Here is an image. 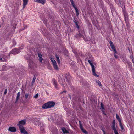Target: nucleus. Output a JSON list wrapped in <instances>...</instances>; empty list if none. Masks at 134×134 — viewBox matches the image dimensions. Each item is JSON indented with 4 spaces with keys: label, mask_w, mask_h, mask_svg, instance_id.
Returning a JSON list of instances; mask_svg holds the SVG:
<instances>
[{
    "label": "nucleus",
    "mask_w": 134,
    "mask_h": 134,
    "mask_svg": "<svg viewBox=\"0 0 134 134\" xmlns=\"http://www.w3.org/2000/svg\"><path fill=\"white\" fill-rule=\"evenodd\" d=\"M79 34H80V37H82V35H81V34L80 33H79Z\"/></svg>",
    "instance_id": "obj_39"
},
{
    "label": "nucleus",
    "mask_w": 134,
    "mask_h": 134,
    "mask_svg": "<svg viewBox=\"0 0 134 134\" xmlns=\"http://www.w3.org/2000/svg\"><path fill=\"white\" fill-rule=\"evenodd\" d=\"M114 57L116 58H118V57L116 55H115V54L114 53Z\"/></svg>",
    "instance_id": "obj_35"
},
{
    "label": "nucleus",
    "mask_w": 134,
    "mask_h": 134,
    "mask_svg": "<svg viewBox=\"0 0 134 134\" xmlns=\"http://www.w3.org/2000/svg\"><path fill=\"white\" fill-rule=\"evenodd\" d=\"M102 131H103V132H104V134H106L105 133V132L103 130H102Z\"/></svg>",
    "instance_id": "obj_38"
},
{
    "label": "nucleus",
    "mask_w": 134,
    "mask_h": 134,
    "mask_svg": "<svg viewBox=\"0 0 134 134\" xmlns=\"http://www.w3.org/2000/svg\"><path fill=\"white\" fill-rule=\"evenodd\" d=\"M112 128L115 134H118V132L115 129V125H112Z\"/></svg>",
    "instance_id": "obj_13"
},
{
    "label": "nucleus",
    "mask_w": 134,
    "mask_h": 134,
    "mask_svg": "<svg viewBox=\"0 0 134 134\" xmlns=\"http://www.w3.org/2000/svg\"><path fill=\"white\" fill-rule=\"evenodd\" d=\"M29 95V93H25V98L27 99Z\"/></svg>",
    "instance_id": "obj_29"
},
{
    "label": "nucleus",
    "mask_w": 134,
    "mask_h": 134,
    "mask_svg": "<svg viewBox=\"0 0 134 134\" xmlns=\"http://www.w3.org/2000/svg\"><path fill=\"white\" fill-rule=\"evenodd\" d=\"M119 125H120V127H121V129L122 130H123L124 129V128H123L122 125V124L121 122L119 123Z\"/></svg>",
    "instance_id": "obj_25"
},
{
    "label": "nucleus",
    "mask_w": 134,
    "mask_h": 134,
    "mask_svg": "<svg viewBox=\"0 0 134 134\" xmlns=\"http://www.w3.org/2000/svg\"><path fill=\"white\" fill-rule=\"evenodd\" d=\"M101 108H100L103 113L105 115H106V114L104 111V106L103 104L102 103L100 104Z\"/></svg>",
    "instance_id": "obj_12"
},
{
    "label": "nucleus",
    "mask_w": 134,
    "mask_h": 134,
    "mask_svg": "<svg viewBox=\"0 0 134 134\" xmlns=\"http://www.w3.org/2000/svg\"><path fill=\"white\" fill-rule=\"evenodd\" d=\"M2 58H0V60H1V61H4L5 60L4 59L3 60H2Z\"/></svg>",
    "instance_id": "obj_34"
},
{
    "label": "nucleus",
    "mask_w": 134,
    "mask_h": 134,
    "mask_svg": "<svg viewBox=\"0 0 134 134\" xmlns=\"http://www.w3.org/2000/svg\"><path fill=\"white\" fill-rule=\"evenodd\" d=\"M130 58L132 59H133V56L132 55H131L130 56Z\"/></svg>",
    "instance_id": "obj_33"
},
{
    "label": "nucleus",
    "mask_w": 134,
    "mask_h": 134,
    "mask_svg": "<svg viewBox=\"0 0 134 134\" xmlns=\"http://www.w3.org/2000/svg\"><path fill=\"white\" fill-rule=\"evenodd\" d=\"M20 132L24 134H28L26 131L23 127L19 128Z\"/></svg>",
    "instance_id": "obj_8"
},
{
    "label": "nucleus",
    "mask_w": 134,
    "mask_h": 134,
    "mask_svg": "<svg viewBox=\"0 0 134 134\" xmlns=\"http://www.w3.org/2000/svg\"><path fill=\"white\" fill-rule=\"evenodd\" d=\"M133 62L134 63V59H132Z\"/></svg>",
    "instance_id": "obj_37"
},
{
    "label": "nucleus",
    "mask_w": 134,
    "mask_h": 134,
    "mask_svg": "<svg viewBox=\"0 0 134 134\" xmlns=\"http://www.w3.org/2000/svg\"><path fill=\"white\" fill-rule=\"evenodd\" d=\"M63 82V83L62 84V85H64V82Z\"/></svg>",
    "instance_id": "obj_42"
},
{
    "label": "nucleus",
    "mask_w": 134,
    "mask_h": 134,
    "mask_svg": "<svg viewBox=\"0 0 134 134\" xmlns=\"http://www.w3.org/2000/svg\"><path fill=\"white\" fill-rule=\"evenodd\" d=\"M38 93H37L34 96V97L35 98H37L38 97Z\"/></svg>",
    "instance_id": "obj_27"
},
{
    "label": "nucleus",
    "mask_w": 134,
    "mask_h": 134,
    "mask_svg": "<svg viewBox=\"0 0 134 134\" xmlns=\"http://www.w3.org/2000/svg\"><path fill=\"white\" fill-rule=\"evenodd\" d=\"M35 79H36V77H35V76L34 75V77L33 78V80H32V84H33L35 82Z\"/></svg>",
    "instance_id": "obj_26"
},
{
    "label": "nucleus",
    "mask_w": 134,
    "mask_h": 134,
    "mask_svg": "<svg viewBox=\"0 0 134 134\" xmlns=\"http://www.w3.org/2000/svg\"><path fill=\"white\" fill-rule=\"evenodd\" d=\"M115 121L114 120H113V121L112 125H115Z\"/></svg>",
    "instance_id": "obj_32"
},
{
    "label": "nucleus",
    "mask_w": 134,
    "mask_h": 134,
    "mask_svg": "<svg viewBox=\"0 0 134 134\" xmlns=\"http://www.w3.org/2000/svg\"><path fill=\"white\" fill-rule=\"evenodd\" d=\"M9 130L11 132H14L16 131V129L14 127H10L9 128Z\"/></svg>",
    "instance_id": "obj_11"
},
{
    "label": "nucleus",
    "mask_w": 134,
    "mask_h": 134,
    "mask_svg": "<svg viewBox=\"0 0 134 134\" xmlns=\"http://www.w3.org/2000/svg\"><path fill=\"white\" fill-rule=\"evenodd\" d=\"M124 62H125L126 61H125V60H124V61H123Z\"/></svg>",
    "instance_id": "obj_43"
},
{
    "label": "nucleus",
    "mask_w": 134,
    "mask_h": 134,
    "mask_svg": "<svg viewBox=\"0 0 134 134\" xmlns=\"http://www.w3.org/2000/svg\"><path fill=\"white\" fill-rule=\"evenodd\" d=\"M56 58L57 60V62L58 64H59L60 63V61L59 58V57L57 55H56Z\"/></svg>",
    "instance_id": "obj_23"
},
{
    "label": "nucleus",
    "mask_w": 134,
    "mask_h": 134,
    "mask_svg": "<svg viewBox=\"0 0 134 134\" xmlns=\"http://www.w3.org/2000/svg\"><path fill=\"white\" fill-rule=\"evenodd\" d=\"M23 8L24 9L25 8L26 5L27 4L28 2V0H23Z\"/></svg>",
    "instance_id": "obj_14"
},
{
    "label": "nucleus",
    "mask_w": 134,
    "mask_h": 134,
    "mask_svg": "<svg viewBox=\"0 0 134 134\" xmlns=\"http://www.w3.org/2000/svg\"><path fill=\"white\" fill-rule=\"evenodd\" d=\"M23 49V48H21V49Z\"/></svg>",
    "instance_id": "obj_44"
},
{
    "label": "nucleus",
    "mask_w": 134,
    "mask_h": 134,
    "mask_svg": "<svg viewBox=\"0 0 134 134\" xmlns=\"http://www.w3.org/2000/svg\"><path fill=\"white\" fill-rule=\"evenodd\" d=\"M39 126H41L42 127L43 126V124L42 122H41L38 125Z\"/></svg>",
    "instance_id": "obj_30"
},
{
    "label": "nucleus",
    "mask_w": 134,
    "mask_h": 134,
    "mask_svg": "<svg viewBox=\"0 0 134 134\" xmlns=\"http://www.w3.org/2000/svg\"><path fill=\"white\" fill-rule=\"evenodd\" d=\"M52 81L53 84L55 87L56 88H58L59 87L57 84V82L55 79H53L52 80Z\"/></svg>",
    "instance_id": "obj_9"
},
{
    "label": "nucleus",
    "mask_w": 134,
    "mask_h": 134,
    "mask_svg": "<svg viewBox=\"0 0 134 134\" xmlns=\"http://www.w3.org/2000/svg\"><path fill=\"white\" fill-rule=\"evenodd\" d=\"M38 55L39 58V60L42 63L43 60V58H42V54L40 53H38Z\"/></svg>",
    "instance_id": "obj_15"
},
{
    "label": "nucleus",
    "mask_w": 134,
    "mask_h": 134,
    "mask_svg": "<svg viewBox=\"0 0 134 134\" xmlns=\"http://www.w3.org/2000/svg\"><path fill=\"white\" fill-rule=\"evenodd\" d=\"M53 64L54 69L56 70H58V68L57 65L56 63H55L54 64Z\"/></svg>",
    "instance_id": "obj_19"
},
{
    "label": "nucleus",
    "mask_w": 134,
    "mask_h": 134,
    "mask_svg": "<svg viewBox=\"0 0 134 134\" xmlns=\"http://www.w3.org/2000/svg\"><path fill=\"white\" fill-rule=\"evenodd\" d=\"M123 12L124 16V19H125L126 25H128L129 21L128 14L126 13V12L125 11H124Z\"/></svg>",
    "instance_id": "obj_3"
},
{
    "label": "nucleus",
    "mask_w": 134,
    "mask_h": 134,
    "mask_svg": "<svg viewBox=\"0 0 134 134\" xmlns=\"http://www.w3.org/2000/svg\"><path fill=\"white\" fill-rule=\"evenodd\" d=\"M34 1L36 2L40 3L43 5L44 4L46 1L45 0H34Z\"/></svg>",
    "instance_id": "obj_10"
},
{
    "label": "nucleus",
    "mask_w": 134,
    "mask_h": 134,
    "mask_svg": "<svg viewBox=\"0 0 134 134\" xmlns=\"http://www.w3.org/2000/svg\"><path fill=\"white\" fill-rule=\"evenodd\" d=\"M111 47V48L114 51V53H116V51L115 49V47L114 45Z\"/></svg>",
    "instance_id": "obj_21"
},
{
    "label": "nucleus",
    "mask_w": 134,
    "mask_h": 134,
    "mask_svg": "<svg viewBox=\"0 0 134 134\" xmlns=\"http://www.w3.org/2000/svg\"><path fill=\"white\" fill-rule=\"evenodd\" d=\"M29 62V67L30 68H32L33 67V66L34 65V64L33 63V62L32 61H30V62Z\"/></svg>",
    "instance_id": "obj_16"
},
{
    "label": "nucleus",
    "mask_w": 134,
    "mask_h": 134,
    "mask_svg": "<svg viewBox=\"0 0 134 134\" xmlns=\"http://www.w3.org/2000/svg\"><path fill=\"white\" fill-rule=\"evenodd\" d=\"M7 92V90L6 89L5 90V91H4L5 94Z\"/></svg>",
    "instance_id": "obj_36"
},
{
    "label": "nucleus",
    "mask_w": 134,
    "mask_h": 134,
    "mask_svg": "<svg viewBox=\"0 0 134 134\" xmlns=\"http://www.w3.org/2000/svg\"><path fill=\"white\" fill-rule=\"evenodd\" d=\"M109 43H110V46H112L114 45V44H113V42L111 41H109Z\"/></svg>",
    "instance_id": "obj_28"
},
{
    "label": "nucleus",
    "mask_w": 134,
    "mask_h": 134,
    "mask_svg": "<svg viewBox=\"0 0 134 134\" xmlns=\"http://www.w3.org/2000/svg\"><path fill=\"white\" fill-rule=\"evenodd\" d=\"M79 123L80 125V128L81 129V130H82V132L85 134H88V132L86 131V130L84 129H83L82 125V124H81V121H79Z\"/></svg>",
    "instance_id": "obj_7"
},
{
    "label": "nucleus",
    "mask_w": 134,
    "mask_h": 134,
    "mask_svg": "<svg viewBox=\"0 0 134 134\" xmlns=\"http://www.w3.org/2000/svg\"><path fill=\"white\" fill-rule=\"evenodd\" d=\"M88 62L89 63L90 65L91 66V67L92 69V74L94 76H95L98 77H99L98 75H97L95 72V69L94 66V65L91 62V60H88Z\"/></svg>",
    "instance_id": "obj_2"
},
{
    "label": "nucleus",
    "mask_w": 134,
    "mask_h": 134,
    "mask_svg": "<svg viewBox=\"0 0 134 134\" xmlns=\"http://www.w3.org/2000/svg\"><path fill=\"white\" fill-rule=\"evenodd\" d=\"M55 105V103L53 101L49 102L46 103L43 105L42 108L45 109L51 108L54 106Z\"/></svg>",
    "instance_id": "obj_1"
},
{
    "label": "nucleus",
    "mask_w": 134,
    "mask_h": 134,
    "mask_svg": "<svg viewBox=\"0 0 134 134\" xmlns=\"http://www.w3.org/2000/svg\"><path fill=\"white\" fill-rule=\"evenodd\" d=\"M70 2L71 3L72 5L73 6L74 8L75 9L76 12V15L77 16H78L79 15V13L78 11V10L76 6H75V4L74 3V1L73 0H70Z\"/></svg>",
    "instance_id": "obj_4"
},
{
    "label": "nucleus",
    "mask_w": 134,
    "mask_h": 134,
    "mask_svg": "<svg viewBox=\"0 0 134 134\" xmlns=\"http://www.w3.org/2000/svg\"><path fill=\"white\" fill-rule=\"evenodd\" d=\"M26 121L25 120H22L19 122V124H18V126L19 128L23 127V125H24L26 123Z\"/></svg>",
    "instance_id": "obj_5"
},
{
    "label": "nucleus",
    "mask_w": 134,
    "mask_h": 134,
    "mask_svg": "<svg viewBox=\"0 0 134 134\" xmlns=\"http://www.w3.org/2000/svg\"><path fill=\"white\" fill-rule=\"evenodd\" d=\"M66 92V91H64L63 92H62V93H63V92Z\"/></svg>",
    "instance_id": "obj_40"
},
{
    "label": "nucleus",
    "mask_w": 134,
    "mask_h": 134,
    "mask_svg": "<svg viewBox=\"0 0 134 134\" xmlns=\"http://www.w3.org/2000/svg\"><path fill=\"white\" fill-rule=\"evenodd\" d=\"M120 4H122V3H121V2H120Z\"/></svg>",
    "instance_id": "obj_41"
},
{
    "label": "nucleus",
    "mask_w": 134,
    "mask_h": 134,
    "mask_svg": "<svg viewBox=\"0 0 134 134\" xmlns=\"http://www.w3.org/2000/svg\"><path fill=\"white\" fill-rule=\"evenodd\" d=\"M20 92H18L17 94V95L16 97V102L18 100H19L20 99Z\"/></svg>",
    "instance_id": "obj_18"
},
{
    "label": "nucleus",
    "mask_w": 134,
    "mask_h": 134,
    "mask_svg": "<svg viewBox=\"0 0 134 134\" xmlns=\"http://www.w3.org/2000/svg\"><path fill=\"white\" fill-rule=\"evenodd\" d=\"M62 130L64 133H68V131L64 127L62 128Z\"/></svg>",
    "instance_id": "obj_17"
},
{
    "label": "nucleus",
    "mask_w": 134,
    "mask_h": 134,
    "mask_svg": "<svg viewBox=\"0 0 134 134\" xmlns=\"http://www.w3.org/2000/svg\"><path fill=\"white\" fill-rule=\"evenodd\" d=\"M116 118L118 120V121H119V123L121 122V120L119 116L117 115H116Z\"/></svg>",
    "instance_id": "obj_22"
},
{
    "label": "nucleus",
    "mask_w": 134,
    "mask_h": 134,
    "mask_svg": "<svg viewBox=\"0 0 134 134\" xmlns=\"http://www.w3.org/2000/svg\"><path fill=\"white\" fill-rule=\"evenodd\" d=\"M13 46H14L16 44V42L15 41H13Z\"/></svg>",
    "instance_id": "obj_31"
},
{
    "label": "nucleus",
    "mask_w": 134,
    "mask_h": 134,
    "mask_svg": "<svg viewBox=\"0 0 134 134\" xmlns=\"http://www.w3.org/2000/svg\"><path fill=\"white\" fill-rule=\"evenodd\" d=\"M96 82L97 83L99 86H102V84H101L100 82L98 80H97L96 81Z\"/></svg>",
    "instance_id": "obj_24"
},
{
    "label": "nucleus",
    "mask_w": 134,
    "mask_h": 134,
    "mask_svg": "<svg viewBox=\"0 0 134 134\" xmlns=\"http://www.w3.org/2000/svg\"><path fill=\"white\" fill-rule=\"evenodd\" d=\"M50 58L51 60V61H52V63H53V64H54L55 63H56V62L54 60V59L52 57H50Z\"/></svg>",
    "instance_id": "obj_20"
},
{
    "label": "nucleus",
    "mask_w": 134,
    "mask_h": 134,
    "mask_svg": "<svg viewBox=\"0 0 134 134\" xmlns=\"http://www.w3.org/2000/svg\"><path fill=\"white\" fill-rule=\"evenodd\" d=\"M20 49L19 48H15L12 50L11 51L10 53L11 54H15L18 53L20 51Z\"/></svg>",
    "instance_id": "obj_6"
}]
</instances>
